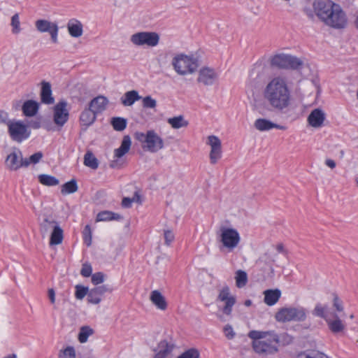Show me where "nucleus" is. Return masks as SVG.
I'll return each mask as SVG.
<instances>
[{
	"label": "nucleus",
	"mask_w": 358,
	"mask_h": 358,
	"mask_svg": "<svg viewBox=\"0 0 358 358\" xmlns=\"http://www.w3.org/2000/svg\"><path fill=\"white\" fill-rule=\"evenodd\" d=\"M171 64L173 67H207L202 59V55L200 52L196 51L188 55L180 53L176 55Z\"/></svg>",
	"instance_id": "nucleus-5"
},
{
	"label": "nucleus",
	"mask_w": 358,
	"mask_h": 358,
	"mask_svg": "<svg viewBox=\"0 0 358 358\" xmlns=\"http://www.w3.org/2000/svg\"><path fill=\"white\" fill-rule=\"evenodd\" d=\"M223 331H224L225 336L229 340L233 339L236 336V333L234 332L231 325H230V324H226L224 327Z\"/></svg>",
	"instance_id": "nucleus-53"
},
{
	"label": "nucleus",
	"mask_w": 358,
	"mask_h": 358,
	"mask_svg": "<svg viewBox=\"0 0 358 358\" xmlns=\"http://www.w3.org/2000/svg\"><path fill=\"white\" fill-rule=\"evenodd\" d=\"M43 157V154L41 152H37L28 158V162L30 164H37Z\"/></svg>",
	"instance_id": "nucleus-57"
},
{
	"label": "nucleus",
	"mask_w": 358,
	"mask_h": 358,
	"mask_svg": "<svg viewBox=\"0 0 358 358\" xmlns=\"http://www.w3.org/2000/svg\"><path fill=\"white\" fill-rule=\"evenodd\" d=\"M59 358H76V350L72 346H67L64 350H60Z\"/></svg>",
	"instance_id": "nucleus-45"
},
{
	"label": "nucleus",
	"mask_w": 358,
	"mask_h": 358,
	"mask_svg": "<svg viewBox=\"0 0 358 358\" xmlns=\"http://www.w3.org/2000/svg\"><path fill=\"white\" fill-rule=\"evenodd\" d=\"M276 250L278 252L282 253L285 252L284 245L282 243H279L276 246Z\"/></svg>",
	"instance_id": "nucleus-64"
},
{
	"label": "nucleus",
	"mask_w": 358,
	"mask_h": 358,
	"mask_svg": "<svg viewBox=\"0 0 358 358\" xmlns=\"http://www.w3.org/2000/svg\"><path fill=\"white\" fill-rule=\"evenodd\" d=\"M322 22L333 29H342L348 24V17L339 4L336 3Z\"/></svg>",
	"instance_id": "nucleus-6"
},
{
	"label": "nucleus",
	"mask_w": 358,
	"mask_h": 358,
	"mask_svg": "<svg viewBox=\"0 0 358 358\" xmlns=\"http://www.w3.org/2000/svg\"><path fill=\"white\" fill-rule=\"evenodd\" d=\"M84 164L92 169L98 168L99 163L97 159L92 152L87 151L84 156Z\"/></svg>",
	"instance_id": "nucleus-34"
},
{
	"label": "nucleus",
	"mask_w": 358,
	"mask_h": 358,
	"mask_svg": "<svg viewBox=\"0 0 358 358\" xmlns=\"http://www.w3.org/2000/svg\"><path fill=\"white\" fill-rule=\"evenodd\" d=\"M272 67H300L307 66V60L304 57L278 52L269 58Z\"/></svg>",
	"instance_id": "nucleus-3"
},
{
	"label": "nucleus",
	"mask_w": 358,
	"mask_h": 358,
	"mask_svg": "<svg viewBox=\"0 0 358 358\" xmlns=\"http://www.w3.org/2000/svg\"><path fill=\"white\" fill-rule=\"evenodd\" d=\"M336 3L331 0H315L313 4L315 15L322 22Z\"/></svg>",
	"instance_id": "nucleus-15"
},
{
	"label": "nucleus",
	"mask_w": 358,
	"mask_h": 358,
	"mask_svg": "<svg viewBox=\"0 0 358 358\" xmlns=\"http://www.w3.org/2000/svg\"><path fill=\"white\" fill-rule=\"evenodd\" d=\"M112 289L108 285H103L90 289L87 294V301L92 304H99L106 292H110Z\"/></svg>",
	"instance_id": "nucleus-17"
},
{
	"label": "nucleus",
	"mask_w": 358,
	"mask_h": 358,
	"mask_svg": "<svg viewBox=\"0 0 358 358\" xmlns=\"http://www.w3.org/2000/svg\"><path fill=\"white\" fill-rule=\"evenodd\" d=\"M266 59L265 57H262L260 59H259L257 62V65L259 66H265L266 65Z\"/></svg>",
	"instance_id": "nucleus-63"
},
{
	"label": "nucleus",
	"mask_w": 358,
	"mask_h": 358,
	"mask_svg": "<svg viewBox=\"0 0 358 358\" xmlns=\"http://www.w3.org/2000/svg\"><path fill=\"white\" fill-rule=\"evenodd\" d=\"M140 201V196L137 192L134 193L132 198L124 197L122 199V205L124 208H129L133 202H138Z\"/></svg>",
	"instance_id": "nucleus-47"
},
{
	"label": "nucleus",
	"mask_w": 358,
	"mask_h": 358,
	"mask_svg": "<svg viewBox=\"0 0 358 358\" xmlns=\"http://www.w3.org/2000/svg\"><path fill=\"white\" fill-rule=\"evenodd\" d=\"M141 99V96L138 94V92L136 90L128 91L121 97V103L124 106H131L136 101Z\"/></svg>",
	"instance_id": "nucleus-30"
},
{
	"label": "nucleus",
	"mask_w": 358,
	"mask_h": 358,
	"mask_svg": "<svg viewBox=\"0 0 358 358\" xmlns=\"http://www.w3.org/2000/svg\"><path fill=\"white\" fill-rule=\"evenodd\" d=\"M135 136L145 150L155 151L157 134L154 130H149L146 133L136 132Z\"/></svg>",
	"instance_id": "nucleus-12"
},
{
	"label": "nucleus",
	"mask_w": 358,
	"mask_h": 358,
	"mask_svg": "<svg viewBox=\"0 0 358 358\" xmlns=\"http://www.w3.org/2000/svg\"><path fill=\"white\" fill-rule=\"evenodd\" d=\"M325 164L332 169L336 167V162L331 159H327L325 160Z\"/></svg>",
	"instance_id": "nucleus-61"
},
{
	"label": "nucleus",
	"mask_w": 358,
	"mask_h": 358,
	"mask_svg": "<svg viewBox=\"0 0 358 358\" xmlns=\"http://www.w3.org/2000/svg\"><path fill=\"white\" fill-rule=\"evenodd\" d=\"M111 124L115 131H121L127 127V120L120 117H113Z\"/></svg>",
	"instance_id": "nucleus-40"
},
{
	"label": "nucleus",
	"mask_w": 358,
	"mask_h": 358,
	"mask_svg": "<svg viewBox=\"0 0 358 358\" xmlns=\"http://www.w3.org/2000/svg\"><path fill=\"white\" fill-rule=\"evenodd\" d=\"M217 300L225 303L222 312L226 315H230L232 312V308L236 303V298L230 294V289L228 286H224L222 288L217 296Z\"/></svg>",
	"instance_id": "nucleus-14"
},
{
	"label": "nucleus",
	"mask_w": 358,
	"mask_h": 358,
	"mask_svg": "<svg viewBox=\"0 0 358 358\" xmlns=\"http://www.w3.org/2000/svg\"><path fill=\"white\" fill-rule=\"evenodd\" d=\"M39 103L34 100H27L24 102L22 106V110L24 116L33 117L38 111Z\"/></svg>",
	"instance_id": "nucleus-26"
},
{
	"label": "nucleus",
	"mask_w": 358,
	"mask_h": 358,
	"mask_svg": "<svg viewBox=\"0 0 358 358\" xmlns=\"http://www.w3.org/2000/svg\"><path fill=\"white\" fill-rule=\"evenodd\" d=\"M180 75L192 74L195 72L196 69H174Z\"/></svg>",
	"instance_id": "nucleus-58"
},
{
	"label": "nucleus",
	"mask_w": 358,
	"mask_h": 358,
	"mask_svg": "<svg viewBox=\"0 0 358 358\" xmlns=\"http://www.w3.org/2000/svg\"><path fill=\"white\" fill-rule=\"evenodd\" d=\"M48 297H49V299H50L51 303H55V290L52 288L49 289L48 292Z\"/></svg>",
	"instance_id": "nucleus-60"
},
{
	"label": "nucleus",
	"mask_w": 358,
	"mask_h": 358,
	"mask_svg": "<svg viewBox=\"0 0 358 358\" xmlns=\"http://www.w3.org/2000/svg\"><path fill=\"white\" fill-rule=\"evenodd\" d=\"M333 306L338 312H342L343 310V305L342 300L338 296L336 293L333 294Z\"/></svg>",
	"instance_id": "nucleus-52"
},
{
	"label": "nucleus",
	"mask_w": 358,
	"mask_h": 358,
	"mask_svg": "<svg viewBox=\"0 0 358 358\" xmlns=\"http://www.w3.org/2000/svg\"><path fill=\"white\" fill-rule=\"evenodd\" d=\"M298 358H329L323 352L317 350H307L300 353Z\"/></svg>",
	"instance_id": "nucleus-39"
},
{
	"label": "nucleus",
	"mask_w": 358,
	"mask_h": 358,
	"mask_svg": "<svg viewBox=\"0 0 358 358\" xmlns=\"http://www.w3.org/2000/svg\"><path fill=\"white\" fill-rule=\"evenodd\" d=\"M6 167L10 171H17L20 168L29 165L27 158L23 159L20 150H16L10 153L5 162Z\"/></svg>",
	"instance_id": "nucleus-11"
},
{
	"label": "nucleus",
	"mask_w": 358,
	"mask_h": 358,
	"mask_svg": "<svg viewBox=\"0 0 358 358\" xmlns=\"http://www.w3.org/2000/svg\"><path fill=\"white\" fill-rule=\"evenodd\" d=\"M65 101H59L53 108V121L55 124L62 127L69 120V110Z\"/></svg>",
	"instance_id": "nucleus-13"
},
{
	"label": "nucleus",
	"mask_w": 358,
	"mask_h": 358,
	"mask_svg": "<svg viewBox=\"0 0 358 358\" xmlns=\"http://www.w3.org/2000/svg\"><path fill=\"white\" fill-rule=\"evenodd\" d=\"M96 113H94V111L89 107V108L83 110L80 117V121L83 125L90 126L96 120Z\"/></svg>",
	"instance_id": "nucleus-31"
},
{
	"label": "nucleus",
	"mask_w": 358,
	"mask_h": 358,
	"mask_svg": "<svg viewBox=\"0 0 358 358\" xmlns=\"http://www.w3.org/2000/svg\"><path fill=\"white\" fill-rule=\"evenodd\" d=\"M275 317L280 322H303L306 319V310L302 306L284 307L278 310Z\"/></svg>",
	"instance_id": "nucleus-4"
},
{
	"label": "nucleus",
	"mask_w": 358,
	"mask_h": 358,
	"mask_svg": "<svg viewBox=\"0 0 358 358\" xmlns=\"http://www.w3.org/2000/svg\"><path fill=\"white\" fill-rule=\"evenodd\" d=\"M66 27L69 35L73 38H79L83 34V25L80 21L72 18L67 22Z\"/></svg>",
	"instance_id": "nucleus-21"
},
{
	"label": "nucleus",
	"mask_w": 358,
	"mask_h": 358,
	"mask_svg": "<svg viewBox=\"0 0 358 358\" xmlns=\"http://www.w3.org/2000/svg\"><path fill=\"white\" fill-rule=\"evenodd\" d=\"M210 146V161L212 164H215L222 157V143L220 138L214 135L208 137V142Z\"/></svg>",
	"instance_id": "nucleus-16"
},
{
	"label": "nucleus",
	"mask_w": 358,
	"mask_h": 358,
	"mask_svg": "<svg viewBox=\"0 0 358 358\" xmlns=\"http://www.w3.org/2000/svg\"><path fill=\"white\" fill-rule=\"evenodd\" d=\"M63 238V229L59 224L50 232V245H57L62 243Z\"/></svg>",
	"instance_id": "nucleus-32"
},
{
	"label": "nucleus",
	"mask_w": 358,
	"mask_h": 358,
	"mask_svg": "<svg viewBox=\"0 0 358 358\" xmlns=\"http://www.w3.org/2000/svg\"><path fill=\"white\" fill-rule=\"evenodd\" d=\"M168 122L173 129H180L188 125V122L182 115L169 118Z\"/></svg>",
	"instance_id": "nucleus-37"
},
{
	"label": "nucleus",
	"mask_w": 358,
	"mask_h": 358,
	"mask_svg": "<svg viewBox=\"0 0 358 358\" xmlns=\"http://www.w3.org/2000/svg\"><path fill=\"white\" fill-rule=\"evenodd\" d=\"M264 301L268 306L275 305L279 300L281 296V292L278 289H267L264 292Z\"/></svg>",
	"instance_id": "nucleus-27"
},
{
	"label": "nucleus",
	"mask_w": 358,
	"mask_h": 358,
	"mask_svg": "<svg viewBox=\"0 0 358 358\" xmlns=\"http://www.w3.org/2000/svg\"><path fill=\"white\" fill-rule=\"evenodd\" d=\"M324 120L325 113L320 108L313 110L308 117V124L315 128L322 127Z\"/></svg>",
	"instance_id": "nucleus-20"
},
{
	"label": "nucleus",
	"mask_w": 358,
	"mask_h": 358,
	"mask_svg": "<svg viewBox=\"0 0 358 358\" xmlns=\"http://www.w3.org/2000/svg\"><path fill=\"white\" fill-rule=\"evenodd\" d=\"M59 223L51 216H45L39 224V230L43 237H45L58 226Z\"/></svg>",
	"instance_id": "nucleus-19"
},
{
	"label": "nucleus",
	"mask_w": 358,
	"mask_h": 358,
	"mask_svg": "<svg viewBox=\"0 0 358 358\" xmlns=\"http://www.w3.org/2000/svg\"><path fill=\"white\" fill-rule=\"evenodd\" d=\"M173 348L174 345L171 341H168L167 340L161 341L158 343V358H167Z\"/></svg>",
	"instance_id": "nucleus-28"
},
{
	"label": "nucleus",
	"mask_w": 358,
	"mask_h": 358,
	"mask_svg": "<svg viewBox=\"0 0 358 358\" xmlns=\"http://www.w3.org/2000/svg\"><path fill=\"white\" fill-rule=\"evenodd\" d=\"M8 133L10 138L17 143L29 138L31 131L22 121L17 120H8L7 122Z\"/></svg>",
	"instance_id": "nucleus-7"
},
{
	"label": "nucleus",
	"mask_w": 358,
	"mask_h": 358,
	"mask_svg": "<svg viewBox=\"0 0 358 358\" xmlns=\"http://www.w3.org/2000/svg\"><path fill=\"white\" fill-rule=\"evenodd\" d=\"M104 280L105 275L101 272H97L92 275V282L95 285L103 282Z\"/></svg>",
	"instance_id": "nucleus-51"
},
{
	"label": "nucleus",
	"mask_w": 358,
	"mask_h": 358,
	"mask_svg": "<svg viewBox=\"0 0 358 358\" xmlns=\"http://www.w3.org/2000/svg\"><path fill=\"white\" fill-rule=\"evenodd\" d=\"M78 190V185L76 180H71L62 186L61 192L64 195L73 194Z\"/></svg>",
	"instance_id": "nucleus-35"
},
{
	"label": "nucleus",
	"mask_w": 358,
	"mask_h": 358,
	"mask_svg": "<svg viewBox=\"0 0 358 358\" xmlns=\"http://www.w3.org/2000/svg\"><path fill=\"white\" fill-rule=\"evenodd\" d=\"M220 231V241L223 248L231 252L238 246L241 237L236 229L221 227Z\"/></svg>",
	"instance_id": "nucleus-8"
},
{
	"label": "nucleus",
	"mask_w": 358,
	"mask_h": 358,
	"mask_svg": "<svg viewBox=\"0 0 358 358\" xmlns=\"http://www.w3.org/2000/svg\"><path fill=\"white\" fill-rule=\"evenodd\" d=\"M143 106L145 108H152L156 106V101L155 99H152L150 96H145L143 99Z\"/></svg>",
	"instance_id": "nucleus-55"
},
{
	"label": "nucleus",
	"mask_w": 358,
	"mask_h": 358,
	"mask_svg": "<svg viewBox=\"0 0 358 358\" xmlns=\"http://www.w3.org/2000/svg\"><path fill=\"white\" fill-rule=\"evenodd\" d=\"M175 238V235L173 231L170 229L164 230V240L166 245H170Z\"/></svg>",
	"instance_id": "nucleus-49"
},
{
	"label": "nucleus",
	"mask_w": 358,
	"mask_h": 358,
	"mask_svg": "<svg viewBox=\"0 0 358 358\" xmlns=\"http://www.w3.org/2000/svg\"><path fill=\"white\" fill-rule=\"evenodd\" d=\"M131 144V141L130 137L128 136H124L120 148L114 150V158L119 159L123 157L129 152Z\"/></svg>",
	"instance_id": "nucleus-29"
},
{
	"label": "nucleus",
	"mask_w": 358,
	"mask_h": 358,
	"mask_svg": "<svg viewBox=\"0 0 358 358\" xmlns=\"http://www.w3.org/2000/svg\"><path fill=\"white\" fill-rule=\"evenodd\" d=\"M89 291L87 287L82 285H76L75 293L76 298L80 300L83 299L86 295L87 296Z\"/></svg>",
	"instance_id": "nucleus-48"
},
{
	"label": "nucleus",
	"mask_w": 358,
	"mask_h": 358,
	"mask_svg": "<svg viewBox=\"0 0 358 358\" xmlns=\"http://www.w3.org/2000/svg\"><path fill=\"white\" fill-rule=\"evenodd\" d=\"M120 218V215L116 213H114L111 211H101L98 213L96 216V222H106L110 220H117Z\"/></svg>",
	"instance_id": "nucleus-33"
},
{
	"label": "nucleus",
	"mask_w": 358,
	"mask_h": 358,
	"mask_svg": "<svg viewBox=\"0 0 358 358\" xmlns=\"http://www.w3.org/2000/svg\"><path fill=\"white\" fill-rule=\"evenodd\" d=\"M271 331H250L248 334V337L253 340V341H261L264 338H266V336H268Z\"/></svg>",
	"instance_id": "nucleus-43"
},
{
	"label": "nucleus",
	"mask_w": 358,
	"mask_h": 358,
	"mask_svg": "<svg viewBox=\"0 0 358 358\" xmlns=\"http://www.w3.org/2000/svg\"><path fill=\"white\" fill-rule=\"evenodd\" d=\"M92 266L89 264H84L82 266V268L80 271V274L83 277H90V275H92Z\"/></svg>",
	"instance_id": "nucleus-54"
},
{
	"label": "nucleus",
	"mask_w": 358,
	"mask_h": 358,
	"mask_svg": "<svg viewBox=\"0 0 358 358\" xmlns=\"http://www.w3.org/2000/svg\"><path fill=\"white\" fill-rule=\"evenodd\" d=\"M264 99L275 110L282 111L290 103V91L286 82L280 78H274L266 86Z\"/></svg>",
	"instance_id": "nucleus-1"
},
{
	"label": "nucleus",
	"mask_w": 358,
	"mask_h": 358,
	"mask_svg": "<svg viewBox=\"0 0 358 358\" xmlns=\"http://www.w3.org/2000/svg\"><path fill=\"white\" fill-rule=\"evenodd\" d=\"M150 299L153 304L157 306V290H153L151 293Z\"/></svg>",
	"instance_id": "nucleus-62"
},
{
	"label": "nucleus",
	"mask_w": 358,
	"mask_h": 358,
	"mask_svg": "<svg viewBox=\"0 0 358 358\" xmlns=\"http://www.w3.org/2000/svg\"><path fill=\"white\" fill-rule=\"evenodd\" d=\"M129 40L136 47L153 48L157 45V33L152 31L136 32L130 36Z\"/></svg>",
	"instance_id": "nucleus-9"
},
{
	"label": "nucleus",
	"mask_w": 358,
	"mask_h": 358,
	"mask_svg": "<svg viewBox=\"0 0 358 358\" xmlns=\"http://www.w3.org/2000/svg\"><path fill=\"white\" fill-rule=\"evenodd\" d=\"M8 120H10L8 118V114L3 111H0V123H4L7 125Z\"/></svg>",
	"instance_id": "nucleus-59"
},
{
	"label": "nucleus",
	"mask_w": 358,
	"mask_h": 358,
	"mask_svg": "<svg viewBox=\"0 0 358 358\" xmlns=\"http://www.w3.org/2000/svg\"><path fill=\"white\" fill-rule=\"evenodd\" d=\"M236 284L238 287H244L248 281L247 273L241 270H238L236 273Z\"/></svg>",
	"instance_id": "nucleus-42"
},
{
	"label": "nucleus",
	"mask_w": 358,
	"mask_h": 358,
	"mask_svg": "<svg viewBox=\"0 0 358 358\" xmlns=\"http://www.w3.org/2000/svg\"><path fill=\"white\" fill-rule=\"evenodd\" d=\"M41 103L46 105L52 104L55 101V99L52 96V94L51 86L48 83H42V87L41 91Z\"/></svg>",
	"instance_id": "nucleus-25"
},
{
	"label": "nucleus",
	"mask_w": 358,
	"mask_h": 358,
	"mask_svg": "<svg viewBox=\"0 0 358 358\" xmlns=\"http://www.w3.org/2000/svg\"><path fill=\"white\" fill-rule=\"evenodd\" d=\"M35 27L40 33H48L50 35L51 41L54 43L58 42L59 27L56 22L48 20L40 19L35 22Z\"/></svg>",
	"instance_id": "nucleus-10"
},
{
	"label": "nucleus",
	"mask_w": 358,
	"mask_h": 358,
	"mask_svg": "<svg viewBox=\"0 0 358 358\" xmlns=\"http://www.w3.org/2000/svg\"><path fill=\"white\" fill-rule=\"evenodd\" d=\"M254 125L257 130L261 131H268L274 128L280 130L285 129V126L273 123L271 121L264 118H259L256 120Z\"/></svg>",
	"instance_id": "nucleus-22"
},
{
	"label": "nucleus",
	"mask_w": 358,
	"mask_h": 358,
	"mask_svg": "<svg viewBox=\"0 0 358 358\" xmlns=\"http://www.w3.org/2000/svg\"><path fill=\"white\" fill-rule=\"evenodd\" d=\"M167 308V303L165 297L158 292V309L164 310Z\"/></svg>",
	"instance_id": "nucleus-56"
},
{
	"label": "nucleus",
	"mask_w": 358,
	"mask_h": 358,
	"mask_svg": "<svg viewBox=\"0 0 358 358\" xmlns=\"http://www.w3.org/2000/svg\"><path fill=\"white\" fill-rule=\"evenodd\" d=\"M83 238L85 244L90 246L92 243V231L90 225H86L83 231Z\"/></svg>",
	"instance_id": "nucleus-50"
},
{
	"label": "nucleus",
	"mask_w": 358,
	"mask_h": 358,
	"mask_svg": "<svg viewBox=\"0 0 358 358\" xmlns=\"http://www.w3.org/2000/svg\"><path fill=\"white\" fill-rule=\"evenodd\" d=\"M333 317L334 320L329 318L326 322L329 330L334 334L342 332L345 329V324L336 313L334 314Z\"/></svg>",
	"instance_id": "nucleus-24"
},
{
	"label": "nucleus",
	"mask_w": 358,
	"mask_h": 358,
	"mask_svg": "<svg viewBox=\"0 0 358 358\" xmlns=\"http://www.w3.org/2000/svg\"><path fill=\"white\" fill-rule=\"evenodd\" d=\"M39 182L46 186H56L59 184V180L55 177L47 175V174H41L38 176Z\"/></svg>",
	"instance_id": "nucleus-36"
},
{
	"label": "nucleus",
	"mask_w": 358,
	"mask_h": 358,
	"mask_svg": "<svg viewBox=\"0 0 358 358\" xmlns=\"http://www.w3.org/2000/svg\"><path fill=\"white\" fill-rule=\"evenodd\" d=\"M217 79L214 69H200L197 80L205 85H211Z\"/></svg>",
	"instance_id": "nucleus-18"
},
{
	"label": "nucleus",
	"mask_w": 358,
	"mask_h": 358,
	"mask_svg": "<svg viewBox=\"0 0 358 358\" xmlns=\"http://www.w3.org/2000/svg\"><path fill=\"white\" fill-rule=\"evenodd\" d=\"M93 334L92 329L89 327H83L78 334V341L81 343H84L87 341V338L90 335Z\"/></svg>",
	"instance_id": "nucleus-44"
},
{
	"label": "nucleus",
	"mask_w": 358,
	"mask_h": 358,
	"mask_svg": "<svg viewBox=\"0 0 358 358\" xmlns=\"http://www.w3.org/2000/svg\"><path fill=\"white\" fill-rule=\"evenodd\" d=\"M199 357L200 354L198 350L195 348H190L182 352L177 358H199Z\"/></svg>",
	"instance_id": "nucleus-46"
},
{
	"label": "nucleus",
	"mask_w": 358,
	"mask_h": 358,
	"mask_svg": "<svg viewBox=\"0 0 358 358\" xmlns=\"http://www.w3.org/2000/svg\"><path fill=\"white\" fill-rule=\"evenodd\" d=\"M108 103V100L103 96H98L94 98L90 103L89 107L98 114L103 111Z\"/></svg>",
	"instance_id": "nucleus-23"
},
{
	"label": "nucleus",
	"mask_w": 358,
	"mask_h": 358,
	"mask_svg": "<svg viewBox=\"0 0 358 358\" xmlns=\"http://www.w3.org/2000/svg\"><path fill=\"white\" fill-rule=\"evenodd\" d=\"M279 336L273 331L261 341H252V348L255 352L263 357L272 355L278 352Z\"/></svg>",
	"instance_id": "nucleus-2"
},
{
	"label": "nucleus",
	"mask_w": 358,
	"mask_h": 358,
	"mask_svg": "<svg viewBox=\"0 0 358 358\" xmlns=\"http://www.w3.org/2000/svg\"><path fill=\"white\" fill-rule=\"evenodd\" d=\"M10 26L12 27V33L17 34L21 32L20 15L18 13H15L10 19Z\"/></svg>",
	"instance_id": "nucleus-41"
},
{
	"label": "nucleus",
	"mask_w": 358,
	"mask_h": 358,
	"mask_svg": "<svg viewBox=\"0 0 358 358\" xmlns=\"http://www.w3.org/2000/svg\"><path fill=\"white\" fill-rule=\"evenodd\" d=\"M327 306H322L320 303L315 305L312 313L313 315L324 319L326 322L329 320L327 314Z\"/></svg>",
	"instance_id": "nucleus-38"
}]
</instances>
